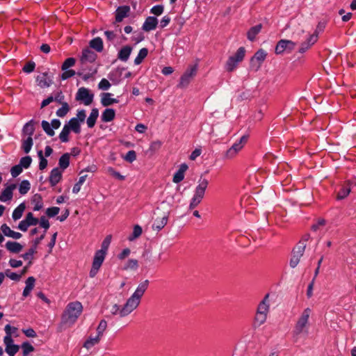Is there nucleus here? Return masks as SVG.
I'll return each instance as SVG.
<instances>
[{
	"instance_id": "obj_1",
	"label": "nucleus",
	"mask_w": 356,
	"mask_h": 356,
	"mask_svg": "<svg viewBox=\"0 0 356 356\" xmlns=\"http://www.w3.org/2000/svg\"><path fill=\"white\" fill-rule=\"evenodd\" d=\"M149 286L147 280L140 283L132 296L127 300L126 303L121 308L118 305H113L111 312L113 315H119L124 317L136 309L140 302V299L144 295Z\"/></svg>"
},
{
	"instance_id": "obj_31",
	"label": "nucleus",
	"mask_w": 356,
	"mask_h": 356,
	"mask_svg": "<svg viewBox=\"0 0 356 356\" xmlns=\"http://www.w3.org/2000/svg\"><path fill=\"white\" fill-rule=\"evenodd\" d=\"M34 211H40L43 207L42 198L40 194H35L31 200Z\"/></svg>"
},
{
	"instance_id": "obj_51",
	"label": "nucleus",
	"mask_w": 356,
	"mask_h": 356,
	"mask_svg": "<svg viewBox=\"0 0 356 356\" xmlns=\"http://www.w3.org/2000/svg\"><path fill=\"white\" fill-rule=\"evenodd\" d=\"M76 60L74 58H67L61 66L62 70H66L69 67H71L75 65Z\"/></svg>"
},
{
	"instance_id": "obj_4",
	"label": "nucleus",
	"mask_w": 356,
	"mask_h": 356,
	"mask_svg": "<svg viewBox=\"0 0 356 356\" xmlns=\"http://www.w3.org/2000/svg\"><path fill=\"white\" fill-rule=\"evenodd\" d=\"M311 312L312 310L309 308H306L303 310L300 317L298 318L292 332L293 337L296 341H298L300 335L302 334H307L309 327V318Z\"/></svg>"
},
{
	"instance_id": "obj_29",
	"label": "nucleus",
	"mask_w": 356,
	"mask_h": 356,
	"mask_svg": "<svg viewBox=\"0 0 356 356\" xmlns=\"http://www.w3.org/2000/svg\"><path fill=\"white\" fill-rule=\"evenodd\" d=\"M115 112L113 108H106L102 114V120L104 122H108L114 120Z\"/></svg>"
},
{
	"instance_id": "obj_57",
	"label": "nucleus",
	"mask_w": 356,
	"mask_h": 356,
	"mask_svg": "<svg viewBox=\"0 0 356 356\" xmlns=\"http://www.w3.org/2000/svg\"><path fill=\"white\" fill-rule=\"evenodd\" d=\"M22 172V168L19 164L14 165L10 169V173L13 177H17Z\"/></svg>"
},
{
	"instance_id": "obj_35",
	"label": "nucleus",
	"mask_w": 356,
	"mask_h": 356,
	"mask_svg": "<svg viewBox=\"0 0 356 356\" xmlns=\"http://www.w3.org/2000/svg\"><path fill=\"white\" fill-rule=\"evenodd\" d=\"M26 209L24 203H21L13 212L12 217L14 220H19L22 218L23 213Z\"/></svg>"
},
{
	"instance_id": "obj_14",
	"label": "nucleus",
	"mask_w": 356,
	"mask_h": 356,
	"mask_svg": "<svg viewBox=\"0 0 356 356\" xmlns=\"http://www.w3.org/2000/svg\"><path fill=\"white\" fill-rule=\"evenodd\" d=\"M208 185L209 181L207 179H200L198 185L195 188V194L193 196L202 200L204 197L205 191L208 187Z\"/></svg>"
},
{
	"instance_id": "obj_22",
	"label": "nucleus",
	"mask_w": 356,
	"mask_h": 356,
	"mask_svg": "<svg viewBox=\"0 0 356 356\" xmlns=\"http://www.w3.org/2000/svg\"><path fill=\"white\" fill-rule=\"evenodd\" d=\"M188 169V165L186 163H182L179 170L176 172V173L173 176V181L175 183H179L184 179L185 172Z\"/></svg>"
},
{
	"instance_id": "obj_11",
	"label": "nucleus",
	"mask_w": 356,
	"mask_h": 356,
	"mask_svg": "<svg viewBox=\"0 0 356 356\" xmlns=\"http://www.w3.org/2000/svg\"><path fill=\"white\" fill-rule=\"evenodd\" d=\"M93 93L85 87L79 88L76 94V100L82 102L86 106L91 104L93 102Z\"/></svg>"
},
{
	"instance_id": "obj_39",
	"label": "nucleus",
	"mask_w": 356,
	"mask_h": 356,
	"mask_svg": "<svg viewBox=\"0 0 356 356\" xmlns=\"http://www.w3.org/2000/svg\"><path fill=\"white\" fill-rule=\"evenodd\" d=\"M58 164L61 169H66L70 165V154L67 153L63 154L59 159Z\"/></svg>"
},
{
	"instance_id": "obj_62",
	"label": "nucleus",
	"mask_w": 356,
	"mask_h": 356,
	"mask_svg": "<svg viewBox=\"0 0 356 356\" xmlns=\"http://www.w3.org/2000/svg\"><path fill=\"white\" fill-rule=\"evenodd\" d=\"M40 225V227H42V228L44 229V232H46V231L49 228V222L48 221V220L46 218V217L44 216H42L40 220H39V222H38Z\"/></svg>"
},
{
	"instance_id": "obj_17",
	"label": "nucleus",
	"mask_w": 356,
	"mask_h": 356,
	"mask_svg": "<svg viewBox=\"0 0 356 356\" xmlns=\"http://www.w3.org/2000/svg\"><path fill=\"white\" fill-rule=\"evenodd\" d=\"M130 8L128 6H120L115 10V20L116 22H120L124 18L129 15Z\"/></svg>"
},
{
	"instance_id": "obj_55",
	"label": "nucleus",
	"mask_w": 356,
	"mask_h": 356,
	"mask_svg": "<svg viewBox=\"0 0 356 356\" xmlns=\"http://www.w3.org/2000/svg\"><path fill=\"white\" fill-rule=\"evenodd\" d=\"M124 159L129 163H132L136 159V152L134 150L129 151L124 156Z\"/></svg>"
},
{
	"instance_id": "obj_34",
	"label": "nucleus",
	"mask_w": 356,
	"mask_h": 356,
	"mask_svg": "<svg viewBox=\"0 0 356 356\" xmlns=\"http://www.w3.org/2000/svg\"><path fill=\"white\" fill-rule=\"evenodd\" d=\"M261 24L252 27L247 33L248 39L250 41H254L256 35L261 31Z\"/></svg>"
},
{
	"instance_id": "obj_58",
	"label": "nucleus",
	"mask_w": 356,
	"mask_h": 356,
	"mask_svg": "<svg viewBox=\"0 0 356 356\" xmlns=\"http://www.w3.org/2000/svg\"><path fill=\"white\" fill-rule=\"evenodd\" d=\"M59 211H60V209L58 207H53L48 208L47 209L46 214L49 218H52V217H54L55 216H56L57 214H58Z\"/></svg>"
},
{
	"instance_id": "obj_18",
	"label": "nucleus",
	"mask_w": 356,
	"mask_h": 356,
	"mask_svg": "<svg viewBox=\"0 0 356 356\" xmlns=\"http://www.w3.org/2000/svg\"><path fill=\"white\" fill-rule=\"evenodd\" d=\"M97 54L89 48L84 49L82 51L81 60L82 63H92L95 60Z\"/></svg>"
},
{
	"instance_id": "obj_60",
	"label": "nucleus",
	"mask_w": 356,
	"mask_h": 356,
	"mask_svg": "<svg viewBox=\"0 0 356 356\" xmlns=\"http://www.w3.org/2000/svg\"><path fill=\"white\" fill-rule=\"evenodd\" d=\"M142 234V228L140 226L136 225L134 227L132 236L129 238V240H133L139 237Z\"/></svg>"
},
{
	"instance_id": "obj_47",
	"label": "nucleus",
	"mask_w": 356,
	"mask_h": 356,
	"mask_svg": "<svg viewBox=\"0 0 356 356\" xmlns=\"http://www.w3.org/2000/svg\"><path fill=\"white\" fill-rule=\"evenodd\" d=\"M30 190V183L27 180L21 182L19 186V192L22 195H25Z\"/></svg>"
},
{
	"instance_id": "obj_5",
	"label": "nucleus",
	"mask_w": 356,
	"mask_h": 356,
	"mask_svg": "<svg viewBox=\"0 0 356 356\" xmlns=\"http://www.w3.org/2000/svg\"><path fill=\"white\" fill-rule=\"evenodd\" d=\"M323 29L324 26L319 24L313 33H311L308 32L307 34L304 35L302 37L304 40L300 44L298 52L303 54L308 51L317 42L318 34L323 31Z\"/></svg>"
},
{
	"instance_id": "obj_59",
	"label": "nucleus",
	"mask_w": 356,
	"mask_h": 356,
	"mask_svg": "<svg viewBox=\"0 0 356 356\" xmlns=\"http://www.w3.org/2000/svg\"><path fill=\"white\" fill-rule=\"evenodd\" d=\"M54 100L58 103L59 104H63V103H65L66 102H65V96L63 95V93L62 92L61 90H59L58 91L54 97Z\"/></svg>"
},
{
	"instance_id": "obj_37",
	"label": "nucleus",
	"mask_w": 356,
	"mask_h": 356,
	"mask_svg": "<svg viewBox=\"0 0 356 356\" xmlns=\"http://www.w3.org/2000/svg\"><path fill=\"white\" fill-rule=\"evenodd\" d=\"M347 187H343L338 193L337 198L339 200L346 197L350 193L351 181L348 180L346 182Z\"/></svg>"
},
{
	"instance_id": "obj_21",
	"label": "nucleus",
	"mask_w": 356,
	"mask_h": 356,
	"mask_svg": "<svg viewBox=\"0 0 356 356\" xmlns=\"http://www.w3.org/2000/svg\"><path fill=\"white\" fill-rule=\"evenodd\" d=\"M1 230L5 236L15 239H19L22 236L21 233L12 230L6 224H3L1 226Z\"/></svg>"
},
{
	"instance_id": "obj_27",
	"label": "nucleus",
	"mask_w": 356,
	"mask_h": 356,
	"mask_svg": "<svg viewBox=\"0 0 356 356\" xmlns=\"http://www.w3.org/2000/svg\"><path fill=\"white\" fill-rule=\"evenodd\" d=\"M6 249L13 253H19L22 251L23 246L15 241H8L6 243Z\"/></svg>"
},
{
	"instance_id": "obj_44",
	"label": "nucleus",
	"mask_w": 356,
	"mask_h": 356,
	"mask_svg": "<svg viewBox=\"0 0 356 356\" xmlns=\"http://www.w3.org/2000/svg\"><path fill=\"white\" fill-rule=\"evenodd\" d=\"M327 221L324 218H318L312 226V230L316 232L325 226Z\"/></svg>"
},
{
	"instance_id": "obj_16",
	"label": "nucleus",
	"mask_w": 356,
	"mask_h": 356,
	"mask_svg": "<svg viewBox=\"0 0 356 356\" xmlns=\"http://www.w3.org/2000/svg\"><path fill=\"white\" fill-rule=\"evenodd\" d=\"M270 309V304H269V295L266 294L264 299L259 302L257 309V313L259 314H268Z\"/></svg>"
},
{
	"instance_id": "obj_8",
	"label": "nucleus",
	"mask_w": 356,
	"mask_h": 356,
	"mask_svg": "<svg viewBox=\"0 0 356 356\" xmlns=\"http://www.w3.org/2000/svg\"><path fill=\"white\" fill-rule=\"evenodd\" d=\"M248 140V136L246 135L241 137L240 140L238 142H236L232 145V146L227 150L225 154V157L227 159H234L238 152L243 148L244 145L246 144Z\"/></svg>"
},
{
	"instance_id": "obj_48",
	"label": "nucleus",
	"mask_w": 356,
	"mask_h": 356,
	"mask_svg": "<svg viewBox=\"0 0 356 356\" xmlns=\"http://www.w3.org/2000/svg\"><path fill=\"white\" fill-rule=\"evenodd\" d=\"M106 327L107 322L105 320H102L97 327V335L102 338Z\"/></svg>"
},
{
	"instance_id": "obj_25",
	"label": "nucleus",
	"mask_w": 356,
	"mask_h": 356,
	"mask_svg": "<svg viewBox=\"0 0 356 356\" xmlns=\"http://www.w3.org/2000/svg\"><path fill=\"white\" fill-rule=\"evenodd\" d=\"M35 122L33 121V120H31L26 123L22 129V135L28 136V137H32L35 131Z\"/></svg>"
},
{
	"instance_id": "obj_52",
	"label": "nucleus",
	"mask_w": 356,
	"mask_h": 356,
	"mask_svg": "<svg viewBox=\"0 0 356 356\" xmlns=\"http://www.w3.org/2000/svg\"><path fill=\"white\" fill-rule=\"evenodd\" d=\"M38 154L40 159L39 168L40 170H42L47 168L48 162L47 160L45 158H44L42 150H40Z\"/></svg>"
},
{
	"instance_id": "obj_45",
	"label": "nucleus",
	"mask_w": 356,
	"mask_h": 356,
	"mask_svg": "<svg viewBox=\"0 0 356 356\" xmlns=\"http://www.w3.org/2000/svg\"><path fill=\"white\" fill-rule=\"evenodd\" d=\"M41 126L47 135H49V136H54L55 132L51 128L50 124L47 121L42 120L41 122Z\"/></svg>"
},
{
	"instance_id": "obj_7",
	"label": "nucleus",
	"mask_w": 356,
	"mask_h": 356,
	"mask_svg": "<svg viewBox=\"0 0 356 356\" xmlns=\"http://www.w3.org/2000/svg\"><path fill=\"white\" fill-rule=\"evenodd\" d=\"M197 72V64L189 65L184 73L181 76L178 87L186 88L193 79L196 76Z\"/></svg>"
},
{
	"instance_id": "obj_40",
	"label": "nucleus",
	"mask_w": 356,
	"mask_h": 356,
	"mask_svg": "<svg viewBox=\"0 0 356 356\" xmlns=\"http://www.w3.org/2000/svg\"><path fill=\"white\" fill-rule=\"evenodd\" d=\"M61 107L56 111V115L60 118L65 117L70 110L67 102L61 104Z\"/></svg>"
},
{
	"instance_id": "obj_53",
	"label": "nucleus",
	"mask_w": 356,
	"mask_h": 356,
	"mask_svg": "<svg viewBox=\"0 0 356 356\" xmlns=\"http://www.w3.org/2000/svg\"><path fill=\"white\" fill-rule=\"evenodd\" d=\"M138 266V263L136 259H129V260H128L126 266L124 267V270H129V269L136 270V269H137Z\"/></svg>"
},
{
	"instance_id": "obj_32",
	"label": "nucleus",
	"mask_w": 356,
	"mask_h": 356,
	"mask_svg": "<svg viewBox=\"0 0 356 356\" xmlns=\"http://www.w3.org/2000/svg\"><path fill=\"white\" fill-rule=\"evenodd\" d=\"M267 314L257 313L255 314L253 323L254 327H259L262 325L267 319Z\"/></svg>"
},
{
	"instance_id": "obj_15",
	"label": "nucleus",
	"mask_w": 356,
	"mask_h": 356,
	"mask_svg": "<svg viewBox=\"0 0 356 356\" xmlns=\"http://www.w3.org/2000/svg\"><path fill=\"white\" fill-rule=\"evenodd\" d=\"M36 81L38 85L42 88H48L52 84V79L48 76L47 72L38 76Z\"/></svg>"
},
{
	"instance_id": "obj_54",
	"label": "nucleus",
	"mask_w": 356,
	"mask_h": 356,
	"mask_svg": "<svg viewBox=\"0 0 356 356\" xmlns=\"http://www.w3.org/2000/svg\"><path fill=\"white\" fill-rule=\"evenodd\" d=\"M32 159L31 157L29 156H26L24 157H22L20 159L19 165H22V168H28L31 163Z\"/></svg>"
},
{
	"instance_id": "obj_23",
	"label": "nucleus",
	"mask_w": 356,
	"mask_h": 356,
	"mask_svg": "<svg viewBox=\"0 0 356 356\" xmlns=\"http://www.w3.org/2000/svg\"><path fill=\"white\" fill-rule=\"evenodd\" d=\"M112 94L109 92H104L101 95V104L104 106H108L113 104L118 103V100L111 97Z\"/></svg>"
},
{
	"instance_id": "obj_64",
	"label": "nucleus",
	"mask_w": 356,
	"mask_h": 356,
	"mask_svg": "<svg viewBox=\"0 0 356 356\" xmlns=\"http://www.w3.org/2000/svg\"><path fill=\"white\" fill-rule=\"evenodd\" d=\"M63 71L64 72L61 74V79L63 80L67 79L74 76L76 74L75 71L73 70H63Z\"/></svg>"
},
{
	"instance_id": "obj_46",
	"label": "nucleus",
	"mask_w": 356,
	"mask_h": 356,
	"mask_svg": "<svg viewBox=\"0 0 356 356\" xmlns=\"http://www.w3.org/2000/svg\"><path fill=\"white\" fill-rule=\"evenodd\" d=\"M24 219L29 226L36 225L39 222V220L37 218H35L31 212L28 213Z\"/></svg>"
},
{
	"instance_id": "obj_9",
	"label": "nucleus",
	"mask_w": 356,
	"mask_h": 356,
	"mask_svg": "<svg viewBox=\"0 0 356 356\" xmlns=\"http://www.w3.org/2000/svg\"><path fill=\"white\" fill-rule=\"evenodd\" d=\"M267 53L262 49L258 50L250 60V67L252 70L258 71L265 60Z\"/></svg>"
},
{
	"instance_id": "obj_19",
	"label": "nucleus",
	"mask_w": 356,
	"mask_h": 356,
	"mask_svg": "<svg viewBox=\"0 0 356 356\" xmlns=\"http://www.w3.org/2000/svg\"><path fill=\"white\" fill-rule=\"evenodd\" d=\"M16 188V184H12L8 186L1 193L0 200L6 202L13 198V191Z\"/></svg>"
},
{
	"instance_id": "obj_42",
	"label": "nucleus",
	"mask_w": 356,
	"mask_h": 356,
	"mask_svg": "<svg viewBox=\"0 0 356 356\" xmlns=\"http://www.w3.org/2000/svg\"><path fill=\"white\" fill-rule=\"evenodd\" d=\"M148 50L147 48H142L139 52L138 56L134 60V63L136 65H139L142 63L143 60L147 56Z\"/></svg>"
},
{
	"instance_id": "obj_3",
	"label": "nucleus",
	"mask_w": 356,
	"mask_h": 356,
	"mask_svg": "<svg viewBox=\"0 0 356 356\" xmlns=\"http://www.w3.org/2000/svg\"><path fill=\"white\" fill-rule=\"evenodd\" d=\"M111 241V236L108 235L102 241L101 249L95 252L89 273L90 277H94L97 274L105 259Z\"/></svg>"
},
{
	"instance_id": "obj_49",
	"label": "nucleus",
	"mask_w": 356,
	"mask_h": 356,
	"mask_svg": "<svg viewBox=\"0 0 356 356\" xmlns=\"http://www.w3.org/2000/svg\"><path fill=\"white\" fill-rule=\"evenodd\" d=\"M87 175H82L79 177V179L77 183H76L72 188V192L74 193H78L80 190L82 184L85 182Z\"/></svg>"
},
{
	"instance_id": "obj_50",
	"label": "nucleus",
	"mask_w": 356,
	"mask_h": 356,
	"mask_svg": "<svg viewBox=\"0 0 356 356\" xmlns=\"http://www.w3.org/2000/svg\"><path fill=\"white\" fill-rule=\"evenodd\" d=\"M23 356H27L30 353L34 350V347L29 342H24L22 344Z\"/></svg>"
},
{
	"instance_id": "obj_13",
	"label": "nucleus",
	"mask_w": 356,
	"mask_h": 356,
	"mask_svg": "<svg viewBox=\"0 0 356 356\" xmlns=\"http://www.w3.org/2000/svg\"><path fill=\"white\" fill-rule=\"evenodd\" d=\"M3 343L6 346L5 350L9 356H15L19 350V346L13 343L12 337H4Z\"/></svg>"
},
{
	"instance_id": "obj_24",
	"label": "nucleus",
	"mask_w": 356,
	"mask_h": 356,
	"mask_svg": "<svg viewBox=\"0 0 356 356\" xmlns=\"http://www.w3.org/2000/svg\"><path fill=\"white\" fill-rule=\"evenodd\" d=\"M101 337H99V336L96 335L95 337L90 335V337H88V338L85 341L83 345V347L85 348L87 350H90L91 349L92 347H94L95 346L97 345L100 341H101Z\"/></svg>"
},
{
	"instance_id": "obj_56",
	"label": "nucleus",
	"mask_w": 356,
	"mask_h": 356,
	"mask_svg": "<svg viewBox=\"0 0 356 356\" xmlns=\"http://www.w3.org/2000/svg\"><path fill=\"white\" fill-rule=\"evenodd\" d=\"M111 87L110 82L106 79H102L98 84L99 90H107Z\"/></svg>"
},
{
	"instance_id": "obj_10",
	"label": "nucleus",
	"mask_w": 356,
	"mask_h": 356,
	"mask_svg": "<svg viewBox=\"0 0 356 356\" xmlns=\"http://www.w3.org/2000/svg\"><path fill=\"white\" fill-rule=\"evenodd\" d=\"M306 248V243H299L298 245H296L292 252V256L290 259V266L291 268H295L298 266L300 262V258L304 254L305 250Z\"/></svg>"
},
{
	"instance_id": "obj_63",
	"label": "nucleus",
	"mask_w": 356,
	"mask_h": 356,
	"mask_svg": "<svg viewBox=\"0 0 356 356\" xmlns=\"http://www.w3.org/2000/svg\"><path fill=\"white\" fill-rule=\"evenodd\" d=\"M202 199L198 198L197 197L193 196L191 200L190 204H189V209H193L195 207H197L200 202H202Z\"/></svg>"
},
{
	"instance_id": "obj_30",
	"label": "nucleus",
	"mask_w": 356,
	"mask_h": 356,
	"mask_svg": "<svg viewBox=\"0 0 356 356\" xmlns=\"http://www.w3.org/2000/svg\"><path fill=\"white\" fill-rule=\"evenodd\" d=\"M66 125L68 127L70 130L72 131L75 134L81 133V123L75 120V118H71Z\"/></svg>"
},
{
	"instance_id": "obj_36",
	"label": "nucleus",
	"mask_w": 356,
	"mask_h": 356,
	"mask_svg": "<svg viewBox=\"0 0 356 356\" xmlns=\"http://www.w3.org/2000/svg\"><path fill=\"white\" fill-rule=\"evenodd\" d=\"M131 48L126 46L121 49L118 54V58L122 61H127L131 54Z\"/></svg>"
},
{
	"instance_id": "obj_6",
	"label": "nucleus",
	"mask_w": 356,
	"mask_h": 356,
	"mask_svg": "<svg viewBox=\"0 0 356 356\" xmlns=\"http://www.w3.org/2000/svg\"><path fill=\"white\" fill-rule=\"evenodd\" d=\"M245 49L241 47L238 49L236 52L229 57L225 64V69L227 72L234 71L238 66V63L242 62L245 58Z\"/></svg>"
},
{
	"instance_id": "obj_43",
	"label": "nucleus",
	"mask_w": 356,
	"mask_h": 356,
	"mask_svg": "<svg viewBox=\"0 0 356 356\" xmlns=\"http://www.w3.org/2000/svg\"><path fill=\"white\" fill-rule=\"evenodd\" d=\"M36 249L35 247L32 245V247L28 250L27 252L24 253L22 255V258L24 260H29V265L32 264V259H33V254L36 252Z\"/></svg>"
},
{
	"instance_id": "obj_28",
	"label": "nucleus",
	"mask_w": 356,
	"mask_h": 356,
	"mask_svg": "<svg viewBox=\"0 0 356 356\" xmlns=\"http://www.w3.org/2000/svg\"><path fill=\"white\" fill-rule=\"evenodd\" d=\"M168 219V216H164L161 218H156L152 225V229L154 230L160 231L166 225Z\"/></svg>"
},
{
	"instance_id": "obj_20",
	"label": "nucleus",
	"mask_w": 356,
	"mask_h": 356,
	"mask_svg": "<svg viewBox=\"0 0 356 356\" xmlns=\"http://www.w3.org/2000/svg\"><path fill=\"white\" fill-rule=\"evenodd\" d=\"M62 178V172L58 168H54L50 173L49 180L51 186H56Z\"/></svg>"
},
{
	"instance_id": "obj_38",
	"label": "nucleus",
	"mask_w": 356,
	"mask_h": 356,
	"mask_svg": "<svg viewBox=\"0 0 356 356\" xmlns=\"http://www.w3.org/2000/svg\"><path fill=\"white\" fill-rule=\"evenodd\" d=\"M33 144L32 137H27L26 139L22 140V149L26 154H28L31 151Z\"/></svg>"
},
{
	"instance_id": "obj_61",
	"label": "nucleus",
	"mask_w": 356,
	"mask_h": 356,
	"mask_svg": "<svg viewBox=\"0 0 356 356\" xmlns=\"http://www.w3.org/2000/svg\"><path fill=\"white\" fill-rule=\"evenodd\" d=\"M86 111L82 109V110H79L77 111V113H76V117H75V120H76L78 122H79L80 123L81 122H83L86 120Z\"/></svg>"
},
{
	"instance_id": "obj_26",
	"label": "nucleus",
	"mask_w": 356,
	"mask_h": 356,
	"mask_svg": "<svg viewBox=\"0 0 356 356\" xmlns=\"http://www.w3.org/2000/svg\"><path fill=\"white\" fill-rule=\"evenodd\" d=\"M99 116V111L97 108H92L89 117L87 119V125L89 128H92L95 125L97 119Z\"/></svg>"
},
{
	"instance_id": "obj_33",
	"label": "nucleus",
	"mask_w": 356,
	"mask_h": 356,
	"mask_svg": "<svg viewBox=\"0 0 356 356\" xmlns=\"http://www.w3.org/2000/svg\"><path fill=\"white\" fill-rule=\"evenodd\" d=\"M90 47L97 51L101 52L104 48L103 41L99 37L95 38L90 42Z\"/></svg>"
},
{
	"instance_id": "obj_12",
	"label": "nucleus",
	"mask_w": 356,
	"mask_h": 356,
	"mask_svg": "<svg viewBox=\"0 0 356 356\" xmlns=\"http://www.w3.org/2000/svg\"><path fill=\"white\" fill-rule=\"evenodd\" d=\"M296 47V43L289 40H280L275 47V54H282L284 52L290 53Z\"/></svg>"
},
{
	"instance_id": "obj_41",
	"label": "nucleus",
	"mask_w": 356,
	"mask_h": 356,
	"mask_svg": "<svg viewBox=\"0 0 356 356\" xmlns=\"http://www.w3.org/2000/svg\"><path fill=\"white\" fill-rule=\"evenodd\" d=\"M71 130L67 127L66 124L64 125L61 132L59 134V138L61 142L67 143L69 141V134Z\"/></svg>"
},
{
	"instance_id": "obj_2",
	"label": "nucleus",
	"mask_w": 356,
	"mask_h": 356,
	"mask_svg": "<svg viewBox=\"0 0 356 356\" xmlns=\"http://www.w3.org/2000/svg\"><path fill=\"white\" fill-rule=\"evenodd\" d=\"M83 311V306L79 301L70 302L66 306L62 316L61 324L68 326L73 325Z\"/></svg>"
}]
</instances>
